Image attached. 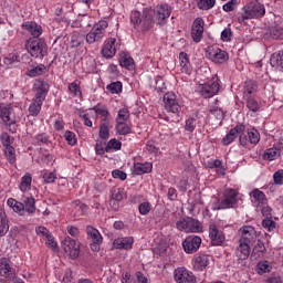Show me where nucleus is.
I'll list each match as a JSON object with an SVG mask.
<instances>
[{"mask_svg": "<svg viewBox=\"0 0 283 283\" xmlns=\"http://www.w3.org/2000/svg\"><path fill=\"white\" fill-rule=\"evenodd\" d=\"M62 249L71 260H76L81 255V244L70 237L62 241Z\"/></svg>", "mask_w": 283, "mask_h": 283, "instance_id": "11", "label": "nucleus"}, {"mask_svg": "<svg viewBox=\"0 0 283 283\" xmlns=\"http://www.w3.org/2000/svg\"><path fill=\"white\" fill-rule=\"evenodd\" d=\"M45 245L49 249H52L54 253L59 252V243L56 242V240H54V235L52 234L48 235V238L45 239Z\"/></svg>", "mask_w": 283, "mask_h": 283, "instance_id": "54", "label": "nucleus"}, {"mask_svg": "<svg viewBox=\"0 0 283 283\" xmlns=\"http://www.w3.org/2000/svg\"><path fill=\"white\" fill-rule=\"evenodd\" d=\"M69 91H71L74 96H81V82L76 80L73 83L69 84Z\"/></svg>", "mask_w": 283, "mask_h": 283, "instance_id": "57", "label": "nucleus"}, {"mask_svg": "<svg viewBox=\"0 0 283 283\" xmlns=\"http://www.w3.org/2000/svg\"><path fill=\"white\" fill-rule=\"evenodd\" d=\"M174 280L177 283H196L197 279L193 272L186 268H177L174 271Z\"/></svg>", "mask_w": 283, "mask_h": 283, "instance_id": "16", "label": "nucleus"}, {"mask_svg": "<svg viewBox=\"0 0 283 283\" xmlns=\"http://www.w3.org/2000/svg\"><path fill=\"white\" fill-rule=\"evenodd\" d=\"M22 30H27L33 39H39V35L43 34V29L35 22H24L22 24Z\"/></svg>", "mask_w": 283, "mask_h": 283, "instance_id": "27", "label": "nucleus"}, {"mask_svg": "<svg viewBox=\"0 0 283 283\" xmlns=\"http://www.w3.org/2000/svg\"><path fill=\"white\" fill-rule=\"evenodd\" d=\"M98 136L102 140L109 138V122H101Z\"/></svg>", "mask_w": 283, "mask_h": 283, "instance_id": "48", "label": "nucleus"}, {"mask_svg": "<svg viewBox=\"0 0 283 283\" xmlns=\"http://www.w3.org/2000/svg\"><path fill=\"white\" fill-rule=\"evenodd\" d=\"M251 202L256 209H260V207H264V205L269 203V200L266 199V195L258 189L254 188L250 193Z\"/></svg>", "mask_w": 283, "mask_h": 283, "instance_id": "21", "label": "nucleus"}, {"mask_svg": "<svg viewBox=\"0 0 283 283\" xmlns=\"http://www.w3.org/2000/svg\"><path fill=\"white\" fill-rule=\"evenodd\" d=\"M176 227L178 231H184L185 233H200L202 231V223L191 217L177 221Z\"/></svg>", "mask_w": 283, "mask_h": 283, "instance_id": "6", "label": "nucleus"}, {"mask_svg": "<svg viewBox=\"0 0 283 283\" xmlns=\"http://www.w3.org/2000/svg\"><path fill=\"white\" fill-rule=\"evenodd\" d=\"M33 143L40 147L43 145H50V135H48V133H40L34 136Z\"/></svg>", "mask_w": 283, "mask_h": 283, "instance_id": "46", "label": "nucleus"}, {"mask_svg": "<svg viewBox=\"0 0 283 283\" xmlns=\"http://www.w3.org/2000/svg\"><path fill=\"white\" fill-rule=\"evenodd\" d=\"M220 92V78L213 75L208 82L201 85L200 94L203 98H213Z\"/></svg>", "mask_w": 283, "mask_h": 283, "instance_id": "7", "label": "nucleus"}, {"mask_svg": "<svg viewBox=\"0 0 283 283\" xmlns=\"http://www.w3.org/2000/svg\"><path fill=\"white\" fill-rule=\"evenodd\" d=\"M118 50H120V40L108 38L104 41L102 56H104V59H114Z\"/></svg>", "mask_w": 283, "mask_h": 283, "instance_id": "10", "label": "nucleus"}, {"mask_svg": "<svg viewBox=\"0 0 283 283\" xmlns=\"http://www.w3.org/2000/svg\"><path fill=\"white\" fill-rule=\"evenodd\" d=\"M243 13L237 17L238 23H245L251 19H262L266 14L264 4L260 2H250L242 8Z\"/></svg>", "mask_w": 283, "mask_h": 283, "instance_id": "3", "label": "nucleus"}, {"mask_svg": "<svg viewBox=\"0 0 283 283\" xmlns=\"http://www.w3.org/2000/svg\"><path fill=\"white\" fill-rule=\"evenodd\" d=\"M211 263V255L205 252H198L192 256L191 265L193 271L202 272Z\"/></svg>", "mask_w": 283, "mask_h": 283, "instance_id": "12", "label": "nucleus"}, {"mask_svg": "<svg viewBox=\"0 0 283 283\" xmlns=\"http://www.w3.org/2000/svg\"><path fill=\"white\" fill-rule=\"evenodd\" d=\"M7 205L14 211V213H19L20 216H23V211H25V207H23V201H18L14 198H9L7 200Z\"/></svg>", "mask_w": 283, "mask_h": 283, "instance_id": "37", "label": "nucleus"}, {"mask_svg": "<svg viewBox=\"0 0 283 283\" xmlns=\"http://www.w3.org/2000/svg\"><path fill=\"white\" fill-rule=\"evenodd\" d=\"M247 126L244 124H239L222 138V145L228 146L238 138L243 132H245Z\"/></svg>", "mask_w": 283, "mask_h": 283, "instance_id": "22", "label": "nucleus"}, {"mask_svg": "<svg viewBox=\"0 0 283 283\" xmlns=\"http://www.w3.org/2000/svg\"><path fill=\"white\" fill-rule=\"evenodd\" d=\"M64 138H65L67 145H71V147H73V145H76V143H77L76 134H74V132H72V130H66L64 133Z\"/></svg>", "mask_w": 283, "mask_h": 283, "instance_id": "58", "label": "nucleus"}, {"mask_svg": "<svg viewBox=\"0 0 283 283\" xmlns=\"http://www.w3.org/2000/svg\"><path fill=\"white\" fill-rule=\"evenodd\" d=\"M34 98L45 101L48 92H50V84L43 78H36L33 83Z\"/></svg>", "mask_w": 283, "mask_h": 283, "instance_id": "18", "label": "nucleus"}, {"mask_svg": "<svg viewBox=\"0 0 283 283\" xmlns=\"http://www.w3.org/2000/svg\"><path fill=\"white\" fill-rule=\"evenodd\" d=\"M154 17L161 28L167 25V19L171 17V7L169 4H158L155 9L144 8L143 11H132L130 23L137 32H149L154 30Z\"/></svg>", "mask_w": 283, "mask_h": 283, "instance_id": "1", "label": "nucleus"}, {"mask_svg": "<svg viewBox=\"0 0 283 283\" xmlns=\"http://www.w3.org/2000/svg\"><path fill=\"white\" fill-rule=\"evenodd\" d=\"M107 28H109V22H107L105 19L99 20L86 34V43H88V45H94V43H103V39L107 36Z\"/></svg>", "mask_w": 283, "mask_h": 283, "instance_id": "4", "label": "nucleus"}, {"mask_svg": "<svg viewBox=\"0 0 283 283\" xmlns=\"http://www.w3.org/2000/svg\"><path fill=\"white\" fill-rule=\"evenodd\" d=\"M44 102L45 99L34 97L29 106V114L31 116H39V114H41V107H43Z\"/></svg>", "mask_w": 283, "mask_h": 283, "instance_id": "34", "label": "nucleus"}, {"mask_svg": "<svg viewBox=\"0 0 283 283\" xmlns=\"http://www.w3.org/2000/svg\"><path fill=\"white\" fill-rule=\"evenodd\" d=\"M123 143L116 138H112L105 146L106 154H112L114 151H120Z\"/></svg>", "mask_w": 283, "mask_h": 283, "instance_id": "41", "label": "nucleus"}, {"mask_svg": "<svg viewBox=\"0 0 283 283\" xmlns=\"http://www.w3.org/2000/svg\"><path fill=\"white\" fill-rule=\"evenodd\" d=\"M22 206L24 207V211H27V213L36 212V200L32 196H24L22 198Z\"/></svg>", "mask_w": 283, "mask_h": 283, "instance_id": "33", "label": "nucleus"}, {"mask_svg": "<svg viewBox=\"0 0 283 283\" xmlns=\"http://www.w3.org/2000/svg\"><path fill=\"white\" fill-rule=\"evenodd\" d=\"M270 65H272L276 70H280V72H282V70H283V50L279 51L277 53L272 54V56L270 59Z\"/></svg>", "mask_w": 283, "mask_h": 283, "instance_id": "38", "label": "nucleus"}, {"mask_svg": "<svg viewBox=\"0 0 283 283\" xmlns=\"http://www.w3.org/2000/svg\"><path fill=\"white\" fill-rule=\"evenodd\" d=\"M125 198V192L123 189L115 188L112 190L109 205L114 211H118L119 202Z\"/></svg>", "mask_w": 283, "mask_h": 283, "instance_id": "24", "label": "nucleus"}, {"mask_svg": "<svg viewBox=\"0 0 283 283\" xmlns=\"http://www.w3.org/2000/svg\"><path fill=\"white\" fill-rule=\"evenodd\" d=\"M119 64L129 72L136 70V64L134 63V57L129 53L122 52L119 54Z\"/></svg>", "mask_w": 283, "mask_h": 283, "instance_id": "26", "label": "nucleus"}, {"mask_svg": "<svg viewBox=\"0 0 283 283\" xmlns=\"http://www.w3.org/2000/svg\"><path fill=\"white\" fill-rule=\"evenodd\" d=\"M281 154H282V150L277 147L269 148L263 154V160H269L270 163L273 160H277Z\"/></svg>", "mask_w": 283, "mask_h": 283, "instance_id": "40", "label": "nucleus"}, {"mask_svg": "<svg viewBox=\"0 0 283 283\" xmlns=\"http://www.w3.org/2000/svg\"><path fill=\"white\" fill-rule=\"evenodd\" d=\"M206 56L207 59H209V61H212V63H217L219 65H221V63H227V61H229V53H227V51L216 45L207 48Z\"/></svg>", "mask_w": 283, "mask_h": 283, "instance_id": "9", "label": "nucleus"}, {"mask_svg": "<svg viewBox=\"0 0 283 283\" xmlns=\"http://www.w3.org/2000/svg\"><path fill=\"white\" fill-rule=\"evenodd\" d=\"M114 249L132 251L134 248V237H119L113 241Z\"/></svg>", "mask_w": 283, "mask_h": 283, "instance_id": "23", "label": "nucleus"}, {"mask_svg": "<svg viewBox=\"0 0 283 283\" xmlns=\"http://www.w3.org/2000/svg\"><path fill=\"white\" fill-rule=\"evenodd\" d=\"M154 165L151 163H136L133 167V174L135 176H144V174H151Z\"/></svg>", "mask_w": 283, "mask_h": 283, "instance_id": "25", "label": "nucleus"}, {"mask_svg": "<svg viewBox=\"0 0 283 283\" xmlns=\"http://www.w3.org/2000/svg\"><path fill=\"white\" fill-rule=\"evenodd\" d=\"M266 36L274 41H283V27L280 24L272 25L268 29Z\"/></svg>", "mask_w": 283, "mask_h": 283, "instance_id": "31", "label": "nucleus"}, {"mask_svg": "<svg viewBox=\"0 0 283 283\" xmlns=\"http://www.w3.org/2000/svg\"><path fill=\"white\" fill-rule=\"evenodd\" d=\"M17 275V270L12 268V261L8 258L0 259V279L12 280Z\"/></svg>", "mask_w": 283, "mask_h": 283, "instance_id": "17", "label": "nucleus"}, {"mask_svg": "<svg viewBox=\"0 0 283 283\" xmlns=\"http://www.w3.org/2000/svg\"><path fill=\"white\" fill-rule=\"evenodd\" d=\"M86 233L92 242H103V235L96 228L92 226L86 227Z\"/></svg>", "mask_w": 283, "mask_h": 283, "instance_id": "43", "label": "nucleus"}, {"mask_svg": "<svg viewBox=\"0 0 283 283\" xmlns=\"http://www.w3.org/2000/svg\"><path fill=\"white\" fill-rule=\"evenodd\" d=\"M216 7V0H197V8L199 10H211Z\"/></svg>", "mask_w": 283, "mask_h": 283, "instance_id": "49", "label": "nucleus"}, {"mask_svg": "<svg viewBox=\"0 0 283 283\" xmlns=\"http://www.w3.org/2000/svg\"><path fill=\"white\" fill-rule=\"evenodd\" d=\"M8 231H10V226L8 224V220L2 218L0 221V238H3V235H6Z\"/></svg>", "mask_w": 283, "mask_h": 283, "instance_id": "64", "label": "nucleus"}, {"mask_svg": "<svg viewBox=\"0 0 283 283\" xmlns=\"http://www.w3.org/2000/svg\"><path fill=\"white\" fill-rule=\"evenodd\" d=\"M115 129L119 136H127V134H132V127L127 122H116Z\"/></svg>", "mask_w": 283, "mask_h": 283, "instance_id": "45", "label": "nucleus"}, {"mask_svg": "<svg viewBox=\"0 0 283 283\" xmlns=\"http://www.w3.org/2000/svg\"><path fill=\"white\" fill-rule=\"evenodd\" d=\"M132 114L129 113V108L123 107L117 112V116L115 118V123H127L130 118Z\"/></svg>", "mask_w": 283, "mask_h": 283, "instance_id": "44", "label": "nucleus"}, {"mask_svg": "<svg viewBox=\"0 0 283 283\" xmlns=\"http://www.w3.org/2000/svg\"><path fill=\"white\" fill-rule=\"evenodd\" d=\"M164 109L168 114L166 120L168 123H180L182 118V102L174 92H168L163 97Z\"/></svg>", "mask_w": 283, "mask_h": 283, "instance_id": "2", "label": "nucleus"}, {"mask_svg": "<svg viewBox=\"0 0 283 283\" xmlns=\"http://www.w3.org/2000/svg\"><path fill=\"white\" fill-rule=\"evenodd\" d=\"M4 156L10 165L17 163V150L12 146L4 148Z\"/></svg>", "mask_w": 283, "mask_h": 283, "instance_id": "47", "label": "nucleus"}, {"mask_svg": "<svg viewBox=\"0 0 283 283\" xmlns=\"http://www.w3.org/2000/svg\"><path fill=\"white\" fill-rule=\"evenodd\" d=\"M19 189L22 193L32 189V175L30 172H27L21 177Z\"/></svg>", "mask_w": 283, "mask_h": 283, "instance_id": "35", "label": "nucleus"}, {"mask_svg": "<svg viewBox=\"0 0 283 283\" xmlns=\"http://www.w3.org/2000/svg\"><path fill=\"white\" fill-rule=\"evenodd\" d=\"M262 227L263 229H266V231H269V233H274L277 223H275V221H273V219H271V217L265 218L262 221Z\"/></svg>", "mask_w": 283, "mask_h": 283, "instance_id": "51", "label": "nucleus"}, {"mask_svg": "<svg viewBox=\"0 0 283 283\" xmlns=\"http://www.w3.org/2000/svg\"><path fill=\"white\" fill-rule=\"evenodd\" d=\"M232 36H233V32L231 31V28H226L221 32V41H223L224 43H231Z\"/></svg>", "mask_w": 283, "mask_h": 283, "instance_id": "60", "label": "nucleus"}, {"mask_svg": "<svg viewBox=\"0 0 283 283\" xmlns=\"http://www.w3.org/2000/svg\"><path fill=\"white\" fill-rule=\"evenodd\" d=\"M256 269L259 275H262L264 273H271V265L269 264V261L259 262Z\"/></svg>", "mask_w": 283, "mask_h": 283, "instance_id": "55", "label": "nucleus"}, {"mask_svg": "<svg viewBox=\"0 0 283 283\" xmlns=\"http://www.w3.org/2000/svg\"><path fill=\"white\" fill-rule=\"evenodd\" d=\"M274 185L282 187L283 185V169H279L273 174Z\"/></svg>", "mask_w": 283, "mask_h": 283, "instance_id": "62", "label": "nucleus"}, {"mask_svg": "<svg viewBox=\"0 0 283 283\" xmlns=\"http://www.w3.org/2000/svg\"><path fill=\"white\" fill-rule=\"evenodd\" d=\"M0 118L4 125H12L14 123V119H12V107L0 105Z\"/></svg>", "mask_w": 283, "mask_h": 283, "instance_id": "29", "label": "nucleus"}, {"mask_svg": "<svg viewBox=\"0 0 283 283\" xmlns=\"http://www.w3.org/2000/svg\"><path fill=\"white\" fill-rule=\"evenodd\" d=\"M72 209H73V216L76 218H81L82 216H85L87 211L90 210V206L81 202V200H75L72 202Z\"/></svg>", "mask_w": 283, "mask_h": 283, "instance_id": "30", "label": "nucleus"}, {"mask_svg": "<svg viewBox=\"0 0 283 283\" xmlns=\"http://www.w3.org/2000/svg\"><path fill=\"white\" fill-rule=\"evenodd\" d=\"M218 103L220 102L216 99L213 104L209 106V112L212 116H216L218 120H222V118H224V111L218 106Z\"/></svg>", "mask_w": 283, "mask_h": 283, "instance_id": "42", "label": "nucleus"}, {"mask_svg": "<svg viewBox=\"0 0 283 283\" xmlns=\"http://www.w3.org/2000/svg\"><path fill=\"white\" fill-rule=\"evenodd\" d=\"M243 104L245 107L255 114V112H260V103L256 102L255 97L253 96H243Z\"/></svg>", "mask_w": 283, "mask_h": 283, "instance_id": "36", "label": "nucleus"}, {"mask_svg": "<svg viewBox=\"0 0 283 283\" xmlns=\"http://www.w3.org/2000/svg\"><path fill=\"white\" fill-rule=\"evenodd\" d=\"M198 126V119L196 117H188L186 119L185 129L189 132V134H193L196 132V127Z\"/></svg>", "mask_w": 283, "mask_h": 283, "instance_id": "52", "label": "nucleus"}, {"mask_svg": "<svg viewBox=\"0 0 283 283\" xmlns=\"http://www.w3.org/2000/svg\"><path fill=\"white\" fill-rule=\"evenodd\" d=\"M209 238L212 247H222L227 242L224 232L218 229V226L214 223L209 226Z\"/></svg>", "mask_w": 283, "mask_h": 283, "instance_id": "15", "label": "nucleus"}, {"mask_svg": "<svg viewBox=\"0 0 283 283\" xmlns=\"http://www.w3.org/2000/svg\"><path fill=\"white\" fill-rule=\"evenodd\" d=\"M238 190L232 189V188H227L222 196H223V205H226L227 209H233L235 205H238Z\"/></svg>", "mask_w": 283, "mask_h": 283, "instance_id": "20", "label": "nucleus"}, {"mask_svg": "<svg viewBox=\"0 0 283 283\" xmlns=\"http://www.w3.org/2000/svg\"><path fill=\"white\" fill-rule=\"evenodd\" d=\"M25 50L34 59H43L48 55V44L41 39L31 38L27 40Z\"/></svg>", "mask_w": 283, "mask_h": 283, "instance_id": "5", "label": "nucleus"}, {"mask_svg": "<svg viewBox=\"0 0 283 283\" xmlns=\"http://www.w3.org/2000/svg\"><path fill=\"white\" fill-rule=\"evenodd\" d=\"M249 255H251V244L239 242L235 250V256L238 260H249Z\"/></svg>", "mask_w": 283, "mask_h": 283, "instance_id": "28", "label": "nucleus"}, {"mask_svg": "<svg viewBox=\"0 0 283 283\" xmlns=\"http://www.w3.org/2000/svg\"><path fill=\"white\" fill-rule=\"evenodd\" d=\"M240 6V0H230L222 6L223 12H234Z\"/></svg>", "mask_w": 283, "mask_h": 283, "instance_id": "53", "label": "nucleus"}, {"mask_svg": "<svg viewBox=\"0 0 283 283\" xmlns=\"http://www.w3.org/2000/svg\"><path fill=\"white\" fill-rule=\"evenodd\" d=\"M202 34H205V20L202 18H196L191 27V39L195 43L202 41Z\"/></svg>", "mask_w": 283, "mask_h": 283, "instance_id": "19", "label": "nucleus"}, {"mask_svg": "<svg viewBox=\"0 0 283 283\" xmlns=\"http://www.w3.org/2000/svg\"><path fill=\"white\" fill-rule=\"evenodd\" d=\"M146 149L149 151V154H155V156L160 154V148L157 147L156 143L153 140L147 142Z\"/></svg>", "mask_w": 283, "mask_h": 283, "instance_id": "61", "label": "nucleus"}, {"mask_svg": "<svg viewBox=\"0 0 283 283\" xmlns=\"http://www.w3.org/2000/svg\"><path fill=\"white\" fill-rule=\"evenodd\" d=\"M138 211L140 216H147L151 211V203L149 201H144L139 203Z\"/></svg>", "mask_w": 283, "mask_h": 283, "instance_id": "59", "label": "nucleus"}, {"mask_svg": "<svg viewBox=\"0 0 283 283\" xmlns=\"http://www.w3.org/2000/svg\"><path fill=\"white\" fill-rule=\"evenodd\" d=\"M201 245L202 238L196 234L186 237V239H184L181 242V247L185 253H187V255H193V253H198V251H200Z\"/></svg>", "mask_w": 283, "mask_h": 283, "instance_id": "8", "label": "nucleus"}, {"mask_svg": "<svg viewBox=\"0 0 283 283\" xmlns=\"http://www.w3.org/2000/svg\"><path fill=\"white\" fill-rule=\"evenodd\" d=\"M239 143L242 147H249V145H258L260 143V132L255 128H249L247 134L241 133L239 136Z\"/></svg>", "mask_w": 283, "mask_h": 283, "instance_id": "13", "label": "nucleus"}, {"mask_svg": "<svg viewBox=\"0 0 283 283\" xmlns=\"http://www.w3.org/2000/svg\"><path fill=\"white\" fill-rule=\"evenodd\" d=\"M106 90L111 92V94H118L123 91V83L120 82H113L106 86Z\"/></svg>", "mask_w": 283, "mask_h": 283, "instance_id": "56", "label": "nucleus"}, {"mask_svg": "<svg viewBox=\"0 0 283 283\" xmlns=\"http://www.w3.org/2000/svg\"><path fill=\"white\" fill-rule=\"evenodd\" d=\"M93 111L98 118H102L101 123H109V111L107 106L97 104L93 107Z\"/></svg>", "mask_w": 283, "mask_h": 283, "instance_id": "32", "label": "nucleus"}, {"mask_svg": "<svg viewBox=\"0 0 283 283\" xmlns=\"http://www.w3.org/2000/svg\"><path fill=\"white\" fill-rule=\"evenodd\" d=\"M43 180H44L45 185H52V182H54L56 180V174H54L52 171H45L43 174Z\"/></svg>", "mask_w": 283, "mask_h": 283, "instance_id": "63", "label": "nucleus"}, {"mask_svg": "<svg viewBox=\"0 0 283 283\" xmlns=\"http://www.w3.org/2000/svg\"><path fill=\"white\" fill-rule=\"evenodd\" d=\"M239 233L241 238L239 239V242H242L243 244H253L255 240H258V231H255V228L253 226H243L239 229Z\"/></svg>", "mask_w": 283, "mask_h": 283, "instance_id": "14", "label": "nucleus"}, {"mask_svg": "<svg viewBox=\"0 0 283 283\" xmlns=\"http://www.w3.org/2000/svg\"><path fill=\"white\" fill-rule=\"evenodd\" d=\"M258 92V82L248 80L243 85V96H253Z\"/></svg>", "mask_w": 283, "mask_h": 283, "instance_id": "39", "label": "nucleus"}, {"mask_svg": "<svg viewBox=\"0 0 283 283\" xmlns=\"http://www.w3.org/2000/svg\"><path fill=\"white\" fill-rule=\"evenodd\" d=\"M264 251H266V247L262 240H259L252 251V256L262 258L264 255Z\"/></svg>", "mask_w": 283, "mask_h": 283, "instance_id": "50", "label": "nucleus"}]
</instances>
